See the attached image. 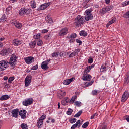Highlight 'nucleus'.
Masks as SVG:
<instances>
[{
	"label": "nucleus",
	"instance_id": "f257e3e1",
	"mask_svg": "<svg viewBox=\"0 0 129 129\" xmlns=\"http://www.w3.org/2000/svg\"><path fill=\"white\" fill-rule=\"evenodd\" d=\"M85 21V17L78 15L75 19L74 25H76V27H81V25H83Z\"/></svg>",
	"mask_w": 129,
	"mask_h": 129
},
{
	"label": "nucleus",
	"instance_id": "f03ea898",
	"mask_svg": "<svg viewBox=\"0 0 129 129\" xmlns=\"http://www.w3.org/2000/svg\"><path fill=\"white\" fill-rule=\"evenodd\" d=\"M17 63V56L14 54L11 55L8 64L10 65L11 69H14Z\"/></svg>",
	"mask_w": 129,
	"mask_h": 129
},
{
	"label": "nucleus",
	"instance_id": "7ed1b4c3",
	"mask_svg": "<svg viewBox=\"0 0 129 129\" xmlns=\"http://www.w3.org/2000/svg\"><path fill=\"white\" fill-rule=\"evenodd\" d=\"M91 12V9H88L85 11V17H84L85 21H90L93 19V15H92Z\"/></svg>",
	"mask_w": 129,
	"mask_h": 129
},
{
	"label": "nucleus",
	"instance_id": "20e7f679",
	"mask_svg": "<svg viewBox=\"0 0 129 129\" xmlns=\"http://www.w3.org/2000/svg\"><path fill=\"white\" fill-rule=\"evenodd\" d=\"M46 115H42L37 122V126L38 128H41L44 125V119H46Z\"/></svg>",
	"mask_w": 129,
	"mask_h": 129
},
{
	"label": "nucleus",
	"instance_id": "39448f33",
	"mask_svg": "<svg viewBox=\"0 0 129 129\" xmlns=\"http://www.w3.org/2000/svg\"><path fill=\"white\" fill-rule=\"evenodd\" d=\"M110 67V62L109 61H107L105 63L102 64L100 71L101 72H104L106 71Z\"/></svg>",
	"mask_w": 129,
	"mask_h": 129
},
{
	"label": "nucleus",
	"instance_id": "423d86ee",
	"mask_svg": "<svg viewBox=\"0 0 129 129\" xmlns=\"http://www.w3.org/2000/svg\"><path fill=\"white\" fill-rule=\"evenodd\" d=\"M31 12V9H27L26 8H22L19 11V14L20 16H24V15H29Z\"/></svg>",
	"mask_w": 129,
	"mask_h": 129
},
{
	"label": "nucleus",
	"instance_id": "0eeeda50",
	"mask_svg": "<svg viewBox=\"0 0 129 129\" xmlns=\"http://www.w3.org/2000/svg\"><path fill=\"white\" fill-rule=\"evenodd\" d=\"M9 62L7 60H2L0 61V71H4L6 68H8Z\"/></svg>",
	"mask_w": 129,
	"mask_h": 129
},
{
	"label": "nucleus",
	"instance_id": "6e6552de",
	"mask_svg": "<svg viewBox=\"0 0 129 129\" xmlns=\"http://www.w3.org/2000/svg\"><path fill=\"white\" fill-rule=\"evenodd\" d=\"M51 4H52L51 2H48L40 5V7L38 8V11H42L47 9V8H48V7H49Z\"/></svg>",
	"mask_w": 129,
	"mask_h": 129
},
{
	"label": "nucleus",
	"instance_id": "1a4fd4ad",
	"mask_svg": "<svg viewBox=\"0 0 129 129\" xmlns=\"http://www.w3.org/2000/svg\"><path fill=\"white\" fill-rule=\"evenodd\" d=\"M22 103L23 105H25V106H29V105H31V104H33V99L32 98L27 99L25 100Z\"/></svg>",
	"mask_w": 129,
	"mask_h": 129
},
{
	"label": "nucleus",
	"instance_id": "9d476101",
	"mask_svg": "<svg viewBox=\"0 0 129 129\" xmlns=\"http://www.w3.org/2000/svg\"><path fill=\"white\" fill-rule=\"evenodd\" d=\"M128 97H129L128 92H127V91L125 92L122 95L121 101L122 102H125V101H126V100H127V99H128Z\"/></svg>",
	"mask_w": 129,
	"mask_h": 129
},
{
	"label": "nucleus",
	"instance_id": "9b49d317",
	"mask_svg": "<svg viewBox=\"0 0 129 129\" xmlns=\"http://www.w3.org/2000/svg\"><path fill=\"white\" fill-rule=\"evenodd\" d=\"M31 81H32V77L31 76H27L25 80V86L27 87L30 85V83H31Z\"/></svg>",
	"mask_w": 129,
	"mask_h": 129
},
{
	"label": "nucleus",
	"instance_id": "f8f14e48",
	"mask_svg": "<svg viewBox=\"0 0 129 129\" xmlns=\"http://www.w3.org/2000/svg\"><path fill=\"white\" fill-rule=\"evenodd\" d=\"M24 61L26 64H32L34 62V57L32 56L26 57L24 58Z\"/></svg>",
	"mask_w": 129,
	"mask_h": 129
},
{
	"label": "nucleus",
	"instance_id": "ddd939ff",
	"mask_svg": "<svg viewBox=\"0 0 129 129\" xmlns=\"http://www.w3.org/2000/svg\"><path fill=\"white\" fill-rule=\"evenodd\" d=\"M27 114V111L26 110H21L19 112V115L21 116V118L25 119L26 118V115Z\"/></svg>",
	"mask_w": 129,
	"mask_h": 129
},
{
	"label": "nucleus",
	"instance_id": "4468645a",
	"mask_svg": "<svg viewBox=\"0 0 129 129\" xmlns=\"http://www.w3.org/2000/svg\"><path fill=\"white\" fill-rule=\"evenodd\" d=\"M10 54V49H5L1 51V55L2 56H8Z\"/></svg>",
	"mask_w": 129,
	"mask_h": 129
},
{
	"label": "nucleus",
	"instance_id": "2eb2a0df",
	"mask_svg": "<svg viewBox=\"0 0 129 129\" xmlns=\"http://www.w3.org/2000/svg\"><path fill=\"white\" fill-rule=\"evenodd\" d=\"M82 79L83 80H84L85 81H90L92 77L91 75H89V74H86V75H84L82 76Z\"/></svg>",
	"mask_w": 129,
	"mask_h": 129
},
{
	"label": "nucleus",
	"instance_id": "dca6fc26",
	"mask_svg": "<svg viewBox=\"0 0 129 129\" xmlns=\"http://www.w3.org/2000/svg\"><path fill=\"white\" fill-rule=\"evenodd\" d=\"M12 115L13 116V117H15V118H17L19 116V109H14L12 111Z\"/></svg>",
	"mask_w": 129,
	"mask_h": 129
},
{
	"label": "nucleus",
	"instance_id": "f3484780",
	"mask_svg": "<svg viewBox=\"0 0 129 129\" xmlns=\"http://www.w3.org/2000/svg\"><path fill=\"white\" fill-rule=\"evenodd\" d=\"M12 25H14L17 29H21L22 28V23L18 22L17 21H14L12 22Z\"/></svg>",
	"mask_w": 129,
	"mask_h": 129
},
{
	"label": "nucleus",
	"instance_id": "a211bd4d",
	"mask_svg": "<svg viewBox=\"0 0 129 129\" xmlns=\"http://www.w3.org/2000/svg\"><path fill=\"white\" fill-rule=\"evenodd\" d=\"M81 126V123H80V120H78L77 121L76 124L72 125L71 127V129H75L76 127H78V128H79L80 126Z\"/></svg>",
	"mask_w": 129,
	"mask_h": 129
},
{
	"label": "nucleus",
	"instance_id": "6ab92c4d",
	"mask_svg": "<svg viewBox=\"0 0 129 129\" xmlns=\"http://www.w3.org/2000/svg\"><path fill=\"white\" fill-rule=\"evenodd\" d=\"M48 62L47 61H43L41 64V68L43 69V70H47L49 69V67H48Z\"/></svg>",
	"mask_w": 129,
	"mask_h": 129
},
{
	"label": "nucleus",
	"instance_id": "aec40b11",
	"mask_svg": "<svg viewBox=\"0 0 129 129\" xmlns=\"http://www.w3.org/2000/svg\"><path fill=\"white\" fill-rule=\"evenodd\" d=\"M22 43H23L22 41L18 39H14L13 41V44L14 46H20V45H22Z\"/></svg>",
	"mask_w": 129,
	"mask_h": 129
},
{
	"label": "nucleus",
	"instance_id": "412c9836",
	"mask_svg": "<svg viewBox=\"0 0 129 129\" xmlns=\"http://www.w3.org/2000/svg\"><path fill=\"white\" fill-rule=\"evenodd\" d=\"M66 95V93L64 91L60 90L58 92V97L60 99H62Z\"/></svg>",
	"mask_w": 129,
	"mask_h": 129
},
{
	"label": "nucleus",
	"instance_id": "4be33fe9",
	"mask_svg": "<svg viewBox=\"0 0 129 129\" xmlns=\"http://www.w3.org/2000/svg\"><path fill=\"white\" fill-rule=\"evenodd\" d=\"M79 52H80V49L78 48L77 49H75L73 52H72L70 54V55H69L70 58H72V57H75L76 54L77 53H79Z\"/></svg>",
	"mask_w": 129,
	"mask_h": 129
},
{
	"label": "nucleus",
	"instance_id": "5701e85b",
	"mask_svg": "<svg viewBox=\"0 0 129 129\" xmlns=\"http://www.w3.org/2000/svg\"><path fill=\"white\" fill-rule=\"evenodd\" d=\"M73 80H74V78L66 80L63 82V84L64 85H69V84H70V83H71Z\"/></svg>",
	"mask_w": 129,
	"mask_h": 129
},
{
	"label": "nucleus",
	"instance_id": "b1692460",
	"mask_svg": "<svg viewBox=\"0 0 129 129\" xmlns=\"http://www.w3.org/2000/svg\"><path fill=\"white\" fill-rule=\"evenodd\" d=\"M68 102H69V98L66 97L61 101V104H62V105H67Z\"/></svg>",
	"mask_w": 129,
	"mask_h": 129
},
{
	"label": "nucleus",
	"instance_id": "393cba45",
	"mask_svg": "<svg viewBox=\"0 0 129 129\" xmlns=\"http://www.w3.org/2000/svg\"><path fill=\"white\" fill-rule=\"evenodd\" d=\"M37 45V41H32L30 42L29 46L31 49H34L36 47V45Z\"/></svg>",
	"mask_w": 129,
	"mask_h": 129
},
{
	"label": "nucleus",
	"instance_id": "a878e982",
	"mask_svg": "<svg viewBox=\"0 0 129 129\" xmlns=\"http://www.w3.org/2000/svg\"><path fill=\"white\" fill-rule=\"evenodd\" d=\"M9 98H10V96H9V95H4L0 97V100H2V101L7 100V99H9Z\"/></svg>",
	"mask_w": 129,
	"mask_h": 129
},
{
	"label": "nucleus",
	"instance_id": "bb28decb",
	"mask_svg": "<svg viewBox=\"0 0 129 129\" xmlns=\"http://www.w3.org/2000/svg\"><path fill=\"white\" fill-rule=\"evenodd\" d=\"M46 21H47V23H49V24L53 23L52 17H51L50 16H47V17H46Z\"/></svg>",
	"mask_w": 129,
	"mask_h": 129
},
{
	"label": "nucleus",
	"instance_id": "cd10ccee",
	"mask_svg": "<svg viewBox=\"0 0 129 129\" xmlns=\"http://www.w3.org/2000/svg\"><path fill=\"white\" fill-rule=\"evenodd\" d=\"M59 56H61V52H54L52 54V57H53V58L59 57Z\"/></svg>",
	"mask_w": 129,
	"mask_h": 129
},
{
	"label": "nucleus",
	"instance_id": "c85d7f7f",
	"mask_svg": "<svg viewBox=\"0 0 129 129\" xmlns=\"http://www.w3.org/2000/svg\"><path fill=\"white\" fill-rule=\"evenodd\" d=\"M128 83H129V75H127L125 78L124 84V85H126L128 84Z\"/></svg>",
	"mask_w": 129,
	"mask_h": 129
},
{
	"label": "nucleus",
	"instance_id": "c756f323",
	"mask_svg": "<svg viewBox=\"0 0 129 129\" xmlns=\"http://www.w3.org/2000/svg\"><path fill=\"white\" fill-rule=\"evenodd\" d=\"M0 20L2 22V23H5V22L7 21V16L6 15L4 14L0 18Z\"/></svg>",
	"mask_w": 129,
	"mask_h": 129
},
{
	"label": "nucleus",
	"instance_id": "7c9ffc66",
	"mask_svg": "<svg viewBox=\"0 0 129 129\" xmlns=\"http://www.w3.org/2000/svg\"><path fill=\"white\" fill-rule=\"evenodd\" d=\"M76 98H77V95L73 96L70 100V103H74V101H75Z\"/></svg>",
	"mask_w": 129,
	"mask_h": 129
},
{
	"label": "nucleus",
	"instance_id": "2f4dec72",
	"mask_svg": "<svg viewBox=\"0 0 129 129\" xmlns=\"http://www.w3.org/2000/svg\"><path fill=\"white\" fill-rule=\"evenodd\" d=\"M100 13L102 15H104V14H106V13H107V11L106 10V8H103L102 9L100 10Z\"/></svg>",
	"mask_w": 129,
	"mask_h": 129
},
{
	"label": "nucleus",
	"instance_id": "473e14b6",
	"mask_svg": "<svg viewBox=\"0 0 129 129\" xmlns=\"http://www.w3.org/2000/svg\"><path fill=\"white\" fill-rule=\"evenodd\" d=\"M40 37H41V34H40V33H38V34L34 35L33 36V38L35 40H39V39H40Z\"/></svg>",
	"mask_w": 129,
	"mask_h": 129
},
{
	"label": "nucleus",
	"instance_id": "72a5a7b5",
	"mask_svg": "<svg viewBox=\"0 0 129 129\" xmlns=\"http://www.w3.org/2000/svg\"><path fill=\"white\" fill-rule=\"evenodd\" d=\"M30 3L32 9H35V8H36V2H35V1H31Z\"/></svg>",
	"mask_w": 129,
	"mask_h": 129
},
{
	"label": "nucleus",
	"instance_id": "f704fd0d",
	"mask_svg": "<svg viewBox=\"0 0 129 129\" xmlns=\"http://www.w3.org/2000/svg\"><path fill=\"white\" fill-rule=\"evenodd\" d=\"M105 8L107 12H109V11L113 9V6L111 5V6H106Z\"/></svg>",
	"mask_w": 129,
	"mask_h": 129
},
{
	"label": "nucleus",
	"instance_id": "c9c22d12",
	"mask_svg": "<svg viewBox=\"0 0 129 129\" xmlns=\"http://www.w3.org/2000/svg\"><path fill=\"white\" fill-rule=\"evenodd\" d=\"M91 70V68L90 66L87 67L86 69L84 70V73H86V72H90Z\"/></svg>",
	"mask_w": 129,
	"mask_h": 129
},
{
	"label": "nucleus",
	"instance_id": "e433bc0d",
	"mask_svg": "<svg viewBox=\"0 0 129 129\" xmlns=\"http://www.w3.org/2000/svg\"><path fill=\"white\" fill-rule=\"evenodd\" d=\"M20 127L22 128V129H28V126L27 125V124L25 123H22L20 125Z\"/></svg>",
	"mask_w": 129,
	"mask_h": 129
},
{
	"label": "nucleus",
	"instance_id": "4c0bfd02",
	"mask_svg": "<svg viewBox=\"0 0 129 129\" xmlns=\"http://www.w3.org/2000/svg\"><path fill=\"white\" fill-rule=\"evenodd\" d=\"M98 93V90H94L92 91V95H93V96L97 95Z\"/></svg>",
	"mask_w": 129,
	"mask_h": 129
},
{
	"label": "nucleus",
	"instance_id": "58836bf2",
	"mask_svg": "<svg viewBox=\"0 0 129 129\" xmlns=\"http://www.w3.org/2000/svg\"><path fill=\"white\" fill-rule=\"evenodd\" d=\"M76 33H72L70 36H68L69 39H74L76 37Z\"/></svg>",
	"mask_w": 129,
	"mask_h": 129
},
{
	"label": "nucleus",
	"instance_id": "ea45409f",
	"mask_svg": "<svg viewBox=\"0 0 129 129\" xmlns=\"http://www.w3.org/2000/svg\"><path fill=\"white\" fill-rule=\"evenodd\" d=\"M73 112V110L71 108H69L68 111H67V114L68 115H71L72 112Z\"/></svg>",
	"mask_w": 129,
	"mask_h": 129
},
{
	"label": "nucleus",
	"instance_id": "a19ab883",
	"mask_svg": "<svg viewBox=\"0 0 129 129\" xmlns=\"http://www.w3.org/2000/svg\"><path fill=\"white\" fill-rule=\"evenodd\" d=\"M82 114V110L79 111L75 115L74 117H79L80 115Z\"/></svg>",
	"mask_w": 129,
	"mask_h": 129
},
{
	"label": "nucleus",
	"instance_id": "79ce46f5",
	"mask_svg": "<svg viewBox=\"0 0 129 129\" xmlns=\"http://www.w3.org/2000/svg\"><path fill=\"white\" fill-rule=\"evenodd\" d=\"M88 125H89V122H86L82 125V128H86Z\"/></svg>",
	"mask_w": 129,
	"mask_h": 129
},
{
	"label": "nucleus",
	"instance_id": "37998d69",
	"mask_svg": "<svg viewBox=\"0 0 129 129\" xmlns=\"http://www.w3.org/2000/svg\"><path fill=\"white\" fill-rule=\"evenodd\" d=\"M67 32H68V28L66 27L62 28L60 31V33H67Z\"/></svg>",
	"mask_w": 129,
	"mask_h": 129
},
{
	"label": "nucleus",
	"instance_id": "c03bdc74",
	"mask_svg": "<svg viewBox=\"0 0 129 129\" xmlns=\"http://www.w3.org/2000/svg\"><path fill=\"white\" fill-rule=\"evenodd\" d=\"M116 21V18H114L109 22V25H112L113 23H115Z\"/></svg>",
	"mask_w": 129,
	"mask_h": 129
},
{
	"label": "nucleus",
	"instance_id": "a18cd8bd",
	"mask_svg": "<svg viewBox=\"0 0 129 129\" xmlns=\"http://www.w3.org/2000/svg\"><path fill=\"white\" fill-rule=\"evenodd\" d=\"M14 79H15V78L14 77H10L8 79V83H12V82H13V81H14Z\"/></svg>",
	"mask_w": 129,
	"mask_h": 129
},
{
	"label": "nucleus",
	"instance_id": "49530a36",
	"mask_svg": "<svg viewBox=\"0 0 129 129\" xmlns=\"http://www.w3.org/2000/svg\"><path fill=\"white\" fill-rule=\"evenodd\" d=\"M51 37H52V35H51V34H49L46 35L44 37V38L45 39V40H50V39H51Z\"/></svg>",
	"mask_w": 129,
	"mask_h": 129
},
{
	"label": "nucleus",
	"instance_id": "de8ad7c7",
	"mask_svg": "<svg viewBox=\"0 0 129 129\" xmlns=\"http://www.w3.org/2000/svg\"><path fill=\"white\" fill-rule=\"evenodd\" d=\"M75 105L78 107L81 106V102L77 101L75 102Z\"/></svg>",
	"mask_w": 129,
	"mask_h": 129
},
{
	"label": "nucleus",
	"instance_id": "09e8293b",
	"mask_svg": "<svg viewBox=\"0 0 129 129\" xmlns=\"http://www.w3.org/2000/svg\"><path fill=\"white\" fill-rule=\"evenodd\" d=\"M43 41H42V40H39V41H38L37 42V45L41 46L43 45Z\"/></svg>",
	"mask_w": 129,
	"mask_h": 129
},
{
	"label": "nucleus",
	"instance_id": "8fccbe9b",
	"mask_svg": "<svg viewBox=\"0 0 129 129\" xmlns=\"http://www.w3.org/2000/svg\"><path fill=\"white\" fill-rule=\"evenodd\" d=\"M70 123H75V122H76V119L75 118H74L73 119H71L70 120Z\"/></svg>",
	"mask_w": 129,
	"mask_h": 129
},
{
	"label": "nucleus",
	"instance_id": "3c124183",
	"mask_svg": "<svg viewBox=\"0 0 129 129\" xmlns=\"http://www.w3.org/2000/svg\"><path fill=\"white\" fill-rule=\"evenodd\" d=\"M38 68H39V66H38L37 64L34 66L32 68V70H37V69H38Z\"/></svg>",
	"mask_w": 129,
	"mask_h": 129
},
{
	"label": "nucleus",
	"instance_id": "603ef678",
	"mask_svg": "<svg viewBox=\"0 0 129 129\" xmlns=\"http://www.w3.org/2000/svg\"><path fill=\"white\" fill-rule=\"evenodd\" d=\"M6 12L7 13H9V12H10V11L12 10V6H8L7 8H6Z\"/></svg>",
	"mask_w": 129,
	"mask_h": 129
},
{
	"label": "nucleus",
	"instance_id": "864d4df0",
	"mask_svg": "<svg viewBox=\"0 0 129 129\" xmlns=\"http://www.w3.org/2000/svg\"><path fill=\"white\" fill-rule=\"evenodd\" d=\"M93 62V59L92 58H89V59L88 60V63L89 64H92Z\"/></svg>",
	"mask_w": 129,
	"mask_h": 129
},
{
	"label": "nucleus",
	"instance_id": "5fc2aeb1",
	"mask_svg": "<svg viewBox=\"0 0 129 129\" xmlns=\"http://www.w3.org/2000/svg\"><path fill=\"white\" fill-rule=\"evenodd\" d=\"M80 35L82 36L83 37H86L87 36V33H80Z\"/></svg>",
	"mask_w": 129,
	"mask_h": 129
},
{
	"label": "nucleus",
	"instance_id": "6e6d98bb",
	"mask_svg": "<svg viewBox=\"0 0 129 129\" xmlns=\"http://www.w3.org/2000/svg\"><path fill=\"white\" fill-rule=\"evenodd\" d=\"M93 83V82H90L87 84H86V87L90 86V85H92Z\"/></svg>",
	"mask_w": 129,
	"mask_h": 129
},
{
	"label": "nucleus",
	"instance_id": "4d7b16f0",
	"mask_svg": "<svg viewBox=\"0 0 129 129\" xmlns=\"http://www.w3.org/2000/svg\"><path fill=\"white\" fill-rule=\"evenodd\" d=\"M76 42L78 43L79 44V45H81V44H82V41H81V40H80L79 39H76Z\"/></svg>",
	"mask_w": 129,
	"mask_h": 129
},
{
	"label": "nucleus",
	"instance_id": "13d9d810",
	"mask_svg": "<svg viewBox=\"0 0 129 129\" xmlns=\"http://www.w3.org/2000/svg\"><path fill=\"white\" fill-rule=\"evenodd\" d=\"M97 115V114L96 113L94 114L93 115L91 116V119H94V117H95V116H96Z\"/></svg>",
	"mask_w": 129,
	"mask_h": 129
},
{
	"label": "nucleus",
	"instance_id": "bf43d9fd",
	"mask_svg": "<svg viewBox=\"0 0 129 129\" xmlns=\"http://www.w3.org/2000/svg\"><path fill=\"white\" fill-rule=\"evenodd\" d=\"M49 32V30L47 29H43L42 31V33H48Z\"/></svg>",
	"mask_w": 129,
	"mask_h": 129
},
{
	"label": "nucleus",
	"instance_id": "052dcab7",
	"mask_svg": "<svg viewBox=\"0 0 129 129\" xmlns=\"http://www.w3.org/2000/svg\"><path fill=\"white\" fill-rule=\"evenodd\" d=\"M127 5H129V1L127 2H125L124 3L123 5L124 6H127Z\"/></svg>",
	"mask_w": 129,
	"mask_h": 129
},
{
	"label": "nucleus",
	"instance_id": "680f3d73",
	"mask_svg": "<svg viewBox=\"0 0 129 129\" xmlns=\"http://www.w3.org/2000/svg\"><path fill=\"white\" fill-rule=\"evenodd\" d=\"M101 129H107L106 125H104Z\"/></svg>",
	"mask_w": 129,
	"mask_h": 129
},
{
	"label": "nucleus",
	"instance_id": "e2e57ef3",
	"mask_svg": "<svg viewBox=\"0 0 129 129\" xmlns=\"http://www.w3.org/2000/svg\"><path fill=\"white\" fill-rule=\"evenodd\" d=\"M94 66H95V65L94 64H92L91 66H89L91 68V69L92 68H94Z\"/></svg>",
	"mask_w": 129,
	"mask_h": 129
},
{
	"label": "nucleus",
	"instance_id": "0e129e2a",
	"mask_svg": "<svg viewBox=\"0 0 129 129\" xmlns=\"http://www.w3.org/2000/svg\"><path fill=\"white\" fill-rule=\"evenodd\" d=\"M75 41V40L74 39H71V40H70V43H74Z\"/></svg>",
	"mask_w": 129,
	"mask_h": 129
},
{
	"label": "nucleus",
	"instance_id": "69168bd1",
	"mask_svg": "<svg viewBox=\"0 0 129 129\" xmlns=\"http://www.w3.org/2000/svg\"><path fill=\"white\" fill-rule=\"evenodd\" d=\"M106 4H109L110 3V0H105Z\"/></svg>",
	"mask_w": 129,
	"mask_h": 129
},
{
	"label": "nucleus",
	"instance_id": "338daca9",
	"mask_svg": "<svg viewBox=\"0 0 129 129\" xmlns=\"http://www.w3.org/2000/svg\"><path fill=\"white\" fill-rule=\"evenodd\" d=\"M126 120H127V122H129V116H127L126 118Z\"/></svg>",
	"mask_w": 129,
	"mask_h": 129
},
{
	"label": "nucleus",
	"instance_id": "774afa93",
	"mask_svg": "<svg viewBox=\"0 0 129 129\" xmlns=\"http://www.w3.org/2000/svg\"><path fill=\"white\" fill-rule=\"evenodd\" d=\"M4 80H8V77L7 76H4V77L3 78Z\"/></svg>",
	"mask_w": 129,
	"mask_h": 129
}]
</instances>
